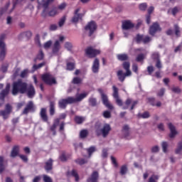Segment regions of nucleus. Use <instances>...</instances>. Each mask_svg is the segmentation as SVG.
I'll use <instances>...</instances> for the list:
<instances>
[{"label": "nucleus", "mask_w": 182, "mask_h": 182, "mask_svg": "<svg viewBox=\"0 0 182 182\" xmlns=\"http://www.w3.org/2000/svg\"><path fill=\"white\" fill-rule=\"evenodd\" d=\"M18 154H19V146H14L13 147L12 151H11V157H16V156H18Z\"/></svg>", "instance_id": "30"}, {"label": "nucleus", "mask_w": 182, "mask_h": 182, "mask_svg": "<svg viewBox=\"0 0 182 182\" xmlns=\"http://www.w3.org/2000/svg\"><path fill=\"white\" fill-rule=\"evenodd\" d=\"M164 93H166V89L161 88L157 92V96H159V97H161L164 96Z\"/></svg>", "instance_id": "52"}, {"label": "nucleus", "mask_w": 182, "mask_h": 182, "mask_svg": "<svg viewBox=\"0 0 182 182\" xmlns=\"http://www.w3.org/2000/svg\"><path fill=\"white\" fill-rule=\"evenodd\" d=\"M59 123H60V119H55L54 120V123L52 125V127H50V130L51 132H53V134H56V127H58V126L59 125Z\"/></svg>", "instance_id": "28"}, {"label": "nucleus", "mask_w": 182, "mask_h": 182, "mask_svg": "<svg viewBox=\"0 0 182 182\" xmlns=\"http://www.w3.org/2000/svg\"><path fill=\"white\" fill-rule=\"evenodd\" d=\"M65 49H67L68 50H72V48H73V46H72V43H69V42H66L65 43Z\"/></svg>", "instance_id": "58"}, {"label": "nucleus", "mask_w": 182, "mask_h": 182, "mask_svg": "<svg viewBox=\"0 0 182 182\" xmlns=\"http://www.w3.org/2000/svg\"><path fill=\"white\" fill-rule=\"evenodd\" d=\"M11 5V3L8 2L6 3L4 8H2L0 9V15H4L6 11H8V9L9 8V6Z\"/></svg>", "instance_id": "37"}, {"label": "nucleus", "mask_w": 182, "mask_h": 182, "mask_svg": "<svg viewBox=\"0 0 182 182\" xmlns=\"http://www.w3.org/2000/svg\"><path fill=\"white\" fill-rule=\"evenodd\" d=\"M179 11H180V8L177 6L171 9L172 15H173V16H176V15H177V14H178Z\"/></svg>", "instance_id": "53"}, {"label": "nucleus", "mask_w": 182, "mask_h": 182, "mask_svg": "<svg viewBox=\"0 0 182 182\" xmlns=\"http://www.w3.org/2000/svg\"><path fill=\"white\" fill-rule=\"evenodd\" d=\"M144 58H146V55H144L143 53L139 54L136 56V62H141V61L144 60Z\"/></svg>", "instance_id": "43"}, {"label": "nucleus", "mask_w": 182, "mask_h": 182, "mask_svg": "<svg viewBox=\"0 0 182 182\" xmlns=\"http://www.w3.org/2000/svg\"><path fill=\"white\" fill-rule=\"evenodd\" d=\"M117 76L119 82H124V79H126V77H127L128 76H131V75H127V73H124L123 70H119L117 73Z\"/></svg>", "instance_id": "23"}, {"label": "nucleus", "mask_w": 182, "mask_h": 182, "mask_svg": "<svg viewBox=\"0 0 182 182\" xmlns=\"http://www.w3.org/2000/svg\"><path fill=\"white\" fill-rule=\"evenodd\" d=\"M111 161H112V164L115 167H119V164H117V161H116V158H114V156H111Z\"/></svg>", "instance_id": "59"}, {"label": "nucleus", "mask_w": 182, "mask_h": 182, "mask_svg": "<svg viewBox=\"0 0 182 182\" xmlns=\"http://www.w3.org/2000/svg\"><path fill=\"white\" fill-rule=\"evenodd\" d=\"M88 102L90 106L95 107V106H97V100L93 97H91L88 100Z\"/></svg>", "instance_id": "31"}, {"label": "nucleus", "mask_w": 182, "mask_h": 182, "mask_svg": "<svg viewBox=\"0 0 182 182\" xmlns=\"http://www.w3.org/2000/svg\"><path fill=\"white\" fill-rule=\"evenodd\" d=\"M53 166V160L52 159H50L48 161L46 162V166H44V168L47 171H50L52 170Z\"/></svg>", "instance_id": "26"}, {"label": "nucleus", "mask_w": 182, "mask_h": 182, "mask_svg": "<svg viewBox=\"0 0 182 182\" xmlns=\"http://www.w3.org/2000/svg\"><path fill=\"white\" fill-rule=\"evenodd\" d=\"M103 116L105 117V119H110L112 114H110V112L109 111H105L103 113Z\"/></svg>", "instance_id": "63"}, {"label": "nucleus", "mask_w": 182, "mask_h": 182, "mask_svg": "<svg viewBox=\"0 0 182 182\" xmlns=\"http://www.w3.org/2000/svg\"><path fill=\"white\" fill-rule=\"evenodd\" d=\"M36 110V107L33 105V102L29 101L26 105V107L24 108L22 114H28L29 112L33 113Z\"/></svg>", "instance_id": "13"}, {"label": "nucleus", "mask_w": 182, "mask_h": 182, "mask_svg": "<svg viewBox=\"0 0 182 182\" xmlns=\"http://www.w3.org/2000/svg\"><path fill=\"white\" fill-rule=\"evenodd\" d=\"M45 55L43 54V51H42V50H41L38 52V54L37 55V57L36 59L38 60H42V59H43Z\"/></svg>", "instance_id": "51"}, {"label": "nucleus", "mask_w": 182, "mask_h": 182, "mask_svg": "<svg viewBox=\"0 0 182 182\" xmlns=\"http://www.w3.org/2000/svg\"><path fill=\"white\" fill-rule=\"evenodd\" d=\"M112 96L114 99L116 100V103L118 105V106H123V101L119 97V88H117L116 86L112 87Z\"/></svg>", "instance_id": "11"}, {"label": "nucleus", "mask_w": 182, "mask_h": 182, "mask_svg": "<svg viewBox=\"0 0 182 182\" xmlns=\"http://www.w3.org/2000/svg\"><path fill=\"white\" fill-rule=\"evenodd\" d=\"M157 180H159V176L157 175H152L148 182H157Z\"/></svg>", "instance_id": "49"}, {"label": "nucleus", "mask_w": 182, "mask_h": 182, "mask_svg": "<svg viewBox=\"0 0 182 182\" xmlns=\"http://www.w3.org/2000/svg\"><path fill=\"white\" fill-rule=\"evenodd\" d=\"M80 11V9H77L75 11V15L72 18V22H73L74 23H76L77 22H79V21L80 19H82V18H83L84 15L83 14H79Z\"/></svg>", "instance_id": "18"}, {"label": "nucleus", "mask_w": 182, "mask_h": 182, "mask_svg": "<svg viewBox=\"0 0 182 182\" xmlns=\"http://www.w3.org/2000/svg\"><path fill=\"white\" fill-rule=\"evenodd\" d=\"M117 58L118 60H121V62H124V60H129V55L126 53L117 54Z\"/></svg>", "instance_id": "29"}, {"label": "nucleus", "mask_w": 182, "mask_h": 182, "mask_svg": "<svg viewBox=\"0 0 182 182\" xmlns=\"http://www.w3.org/2000/svg\"><path fill=\"white\" fill-rule=\"evenodd\" d=\"M43 66H45V63H41L38 65L35 64L33 65V70L35 72V70H38V69H41V68H43Z\"/></svg>", "instance_id": "41"}, {"label": "nucleus", "mask_w": 182, "mask_h": 182, "mask_svg": "<svg viewBox=\"0 0 182 182\" xmlns=\"http://www.w3.org/2000/svg\"><path fill=\"white\" fill-rule=\"evenodd\" d=\"M87 134H89V132L87 129H82L80 132V139H86L87 137Z\"/></svg>", "instance_id": "35"}, {"label": "nucleus", "mask_w": 182, "mask_h": 182, "mask_svg": "<svg viewBox=\"0 0 182 182\" xmlns=\"http://www.w3.org/2000/svg\"><path fill=\"white\" fill-rule=\"evenodd\" d=\"M137 103V101H132V99L128 98L125 102V106H124L122 109L123 110H126L127 109H129L131 105L130 110H133Z\"/></svg>", "instance_id": "16"}, {"label": "nucleus", "mask_w": 182, "mask_h": 182, "mask_svg": "<svg viewBox=\"0 0 182 182\" xmlns=\"http://www.w3.org/2000/svg\"><path fill=\"white\" fill-rule=\"evenodd\" d=\"M4 156H0V174L1 173H4L5 171V164H4Z\"/></svg>", "instance_id": "33"}, {"label": "nucleus", "mask_w": 182, "mask_h": 182, "mask_svg": "<svg viewBox=\"0 0 182 182\" xmlns=\"http://www.w3.org/2000/svg\"><path fill=\"white\" fill-rule=\"evenodd\" d=\"M41 119L48 123V114H46V108H41L40 112Z\"/></svg>", "instance_id": "25"}, {"label": "nucleus", "mask_w": 182, "mask_h": 182, "mask_svg": "<svg viewBox=\"0 0 182 182\" xmlns=\"http://www.w3.org/2000/svg\"><path fill=\"white\" fill-rule=\"evenodd\" d=\"M87 151L89 154V157L92 156V154H93V153H95V151H96V147L95 146H90V148H88L87 149Z\"/></svg>", "instance_id": "42"}, {"label": "nucleus", "mask_w": 182, "mask_h": 182, "mask_svg": "<svg viewBox=\"0 0 182 182\" xmlns=\"http://www.w3.org/2000/svg\"><path fill=\"white\" fill-rule=\"evenodd\" d=\"M5 36V34L0 36V60H4V59H5V56H6V46L4 42Z\"/></svg>", "instance_id": "4"}, {"label": "nucleus", "mask_w": 182, "mask_h": 182, "mask_svg": "<svg viewBox=\"0 0 182 182\" xmlns=\"http://www.w3.org/2000/svg\"><path fill=\"white\" fill-rule=\"evenodd\" d=\"M28 73H29V70L28 69H25L21 73L20 76L23 78L26 77V76H28Z\"/></svg>", "instance_id": "54"}, {"label": "nucleus", "mask_w": 182, "mask_h": 182, "mask_svg": "<svg viewBox=\"0 0 182 182\" xmlns=\"http://www.w3.org/2000/svg\"><path fill=\"white\" fill-rule=\"evenodd\" d=\"M73 103L74 102L72 97H68L66 99L60 100L58 102V106L60 109H66V106H68V105H72Z\"/></svg>", "instance_id": "9"}, {"label": "nucleus", "mask_w": 182, "mask_h": 182, "mask_svg": "<svg viewBox=\"0 0 182 182\" xmlns=\"http://www.w3.org/2000/svg\"><path fill=\"white\" fill-rule=\"evenodd\" d=\"M161 31V27H160V25L159 23L155 22L149 28V35L151 36H154L157 32Z\"/></svg>", "instance_id": "10"}, {"label": "nucleus", "mask_w": 182, "mask_h": 182, "mask_svg": "<svg viewBox=\"0 0 182 182\" xmlns=\"http://www.w3.org/2000/svg\"><path fill=\"white\" fill-rule=\"evenodd\" d=\"M100 68V63L97 58H95L92 66V70L93 73H99V69Z\"/></svg>", "instance_id": "21"}, {"label": "nucleus", "mask_w": 182, "mask_h": 182, "mask_svg": "<svg viewBox=\"0 0 182 182\" xmlns=\"http://www.w3.org/2000/svg\"><path fill=\"white\" fill-rule=\"evenodd\" d=\"M151 41V38L149 36H146L144 37L142 42L143 43H149V42H150Z\"/></svg>", "instance_id": "62"}, {"label": "nucleus", "mask_w": 182, "mask_h": 182, "mask_svg": "<svg viewBox=\"0 0 182 182\" xmlns=\"http://www.w3.org/2000/svg\"><path fill=\"white\" fill-rule=\"evenodd\" d=\"M122 28L124 31H129V29H132V28H134V24L132 23L130 21H122Z\"/></svg>", "instance_id": "19"}, {"label": "nucleus", "mask_w": 182, "mask_h": 182, "mask_svg": "<svg viewBox=\"0 0 182 182\" xmlns=\"http://www.w3.org/2000/svg\"><path fill=\"white\" fill-rule=\"evenodd\" d=\"M66 21V16H63L60 21H58V26H60V28H62V26H63V25L65 24V22Z\"/></svg>", "instance_id": "48"}, {"label": "nucleus", "mask_w": 182, "mask_h": 182, "mask_svg": "<svg viewBox=\"0 0 182 182\" xmlns=\"http://www.w3.org/2000/svg\"><path fill=\"white\" fill-rule=\"evenodd\" d=\"M75 70V63H68L67 70Z\"/></svg>", "instance_id": "45"}, {"label": "nucleus", "mask_w": 182, "mask_h": 182, "mask_svg": "<svg viewBox=\"0 0 182 182\" xmlns=\"http://www.w3.org/2000/svg\"><path fill=\"white\" fill-rule=\"evenodd\" d=\"M98 178L99 173H97V171H94L92 173L91 177L87 180V182H97Z\"/></svg>", "instance_id": "24"}, {"label": "nucleus", "mask_w": 182, "mask_h": 182, "mask_svg": "<svg viewBox=\"0 0 182 182\" xmlns=\"http://www.w3.org/2000/svg\"><path fill=\"white\" fill-rule=\"evenodd\" d=\"M50 46H52V41H50V40L46 42L43 45V48L46 50L50 49Z\"/></svg>", "instance_id": "46"}, {"label": "nucleus", "mask_w": 182, "mask_h": 182, "mask_svg": "<svg viewBox=\"0 0 182 182\" xmlns=\"http://www.w3.org/2000/svg\"><path fill=\"white\" fill-rule=\"evenodd\" d=\"M144 37V36L138 34L136 36V43H141V42H143Z\"/></svg>", "instance_id": "64"}, {"label": "nucleus", "mask_w": 182, "mask_h": 182, "mask_svg": "<svg viewBox=\"0 0 182 182\" xmlns=\"http://www.w3.org/2000/svg\"><path fill=\"white\" fill-rule=\"evenodd\" d=\"M85 120H86L85 117L75 116V122L77 123V124H82Z\"/></svg>", "instance_id": "32"}, {"label": "nucleus", "mask_w": 182, "mask_h": 182, "mask_svg": "<svg viewBox=\"0 0 182 182\" xmlns=\"http://www.w3.org/2000/svg\"><path fill=\"white\" fill-rule=\"evenodd\" d=\"M96 29H97V24L94 21L89 22L87 26L85 27V30L88 32L89 36L92 33H95Z\"/></svg>", "instance_id": "7"}, {"label": "nucleus", "mask_w": 182, "mask_h": 182, "mask_svg": "<svg viewBox=\"0 0 182 182\" xmlns=\"http://www.w3.org/2000/svg\"><path fill=\"white\" fill-rule=\"evenodd\" d=\"M126 173H127V166L123 165L120 169V174H122V176H124Z\"/></svg>", "instance_id": "44"}, {"label": "nucleus", "mask_w": 182, "mask_h": 182, "mask_svg": "<svg viewBox=\"0 0 182 182\" xmlns=\"http://www.w3.org/2000/svg\"><path fill=\"white\" fill-rule=\"evenodd\" d=\"M74 85H80L82 83V79L80 77H75L73 80Z\"/></svg>", "instance_id": "47"}, {"label": "nucleus", "mask_w": 182, "mask_h": 182, "mask_svg": "<svg viewBox=\"0 0 182 182\" xmlns=\"http://www.w3.org/2000/svg\"><path fill=\"white\" fill-rule=\"evenodd\" d=\"M12 112V106L9 104L6 105V108L4 110L0 111V116L3 117L4 120L9 119V114Z\"/></svg>", "instance_id": "8"}, {"label": "nucleus", "mask_w": 182, "mask_h": 182, "mask_svg": "<svg viewBox=\"0 0 182 182\" xmlns=\"http://www.w3.org/2000/svg\"><path fill=\"white\" fill-rule=\"evenodd\" d=\"M182 151V141L178 143V147L175 151L176 154H180Z\"/></svg>", "instance_id": "39"}, {"label": "nucleus", "mask_w": 182, "mask_h": 182, "mask_svg": "<svg viewBox=\"0 0 182 182\" xmlns=\"http://www.w3.org/2000/svg\"><path fill=\"white\" fill-rule=\"evenodd\" d=\"M112 130V127H110V124H104L103 127L100 129H97L95 131V133L97 136H102V137H107L109 136V133H110V131Z\"/></svg>", "instance_id": "2"}, {"label": "nucleus", "mask_w": 182, "mask_h": 182, "mask_svg": "<svg viewBox=\"0 0 182 182\" xmlns=\"http://www.w3.org/2000/svg\"><path fill=\"white\" fill-rule=\"evenodd\" d=\"M85 53L89 58H95L97 55H100V50H96L92 47H89L85 50Z\"/></svg>", "instance_id": "14"}, {"label": "nucleus", "mask_w": 182, "mask_h": 182, "mask_svg": "<svg viewBox=\"0 0 182 182\" xmlns=\"http://www.w3.org/2000/svg\"><path fill=\"white\" fill-rule=\"evenodd\" d=\"M75 163H77V164H80V166H83V164H86V163H87V160L85 159H77L75 160Z\"/></svg>", "instance_id": "40"}, {"label": "nucleus", "mask_w": 182, "mask_h": 182, "mask_svg": "<svg viewBox=\"0 0 182 182\" xmlns=\"http://www.w3.org/2000/svg\"><path fill=\"white\" fill-rule=\"evenodd\" d=\"M174 29H175V35H176V36H180V28L177 24H175Z\"/></svg>", "instance_id": "57"}, {"label": "nucleus", "mask_w": 182, "mask_h": 182, "mask_svg": "<svg viewBox=\"0 0 182 182\" xmlns=\"http://www.w3.org/2000/svg\"><path fill=\"white\" fill-rule=\"evenodd\" d=\"M9 89H11V85L8 83L6 84V88L0 93V100H5V96H7L9 93Z\"/></svg>", "instance_id": "20"}, {"label": "nucleus", "mask_w": 182, "mask_h": 182, "mask_svg": "<svg viewBox=\"0 0 182 182\" xmlns=\"http://www.w3.org/2000/svg\"><path fill=\"white\" fill-rule=\"evenodd\" d=\"M123 68L126 70L127 75H132V71L130 70V63L124 62L122 64Z\"/></svg>", "instance_id": "27"}, {"label": "nucleus", "mask_w": 182, "mask_h": 182, "mask_svg": "<svg viewBox=\"0 0 182 182\" xmlns=\"http://www.w3.org/2000/svg\"><path fill=\"white\" fill-rule=\"evenodd\" d=\"M71 175L73 176V177H75V181H79V175L77 174V172L75 169H73L71 171Z\"/></svg>", "instance_id": "50"}, {"label": "nucleus", "mask_w": 182, "mask_h": 182, "mask_svg": "<svg viewBox=\"0 0 182 182\" xmlns=\"http://www.w3.org/2000/svg\"><path fill=\"white\" fill-rule=\"evenodd\" d=\"M26 94L29 99H33V97H35L36 91L35 90V87H33L32 84L27 85L26 88Z\"/></svg>", "instance_id": "12"}, {"label": "nucleus", "mask_w": 182, "mask_h": 182, "mask_svg": "<svg viewBox=\"0 0 182 182\" xmlns=\"http://www.w3.org/2000/svg\"><path fill=\"white\" fill-rule=\"evenodd\" d=\"M152 59H154V60H160L159 59V58H160V55L159 54V53H154L151 55Z\"/></svg>", "instance_id": "60"}, {"label": "nucleus", "mask_w": 182, "mask_h": 182, "mask_svg": "<svg viewBox=\"0 0 182 182\" xmlns=\"http://www.w3.org/2000/svg\"><path fill=\"white\" fill-rule=\"evenodd\" d=\"M98 92L101 95L103 105H105V106H106V107H107V109H109V110H113V105L109 102L107 95H105V93L103 92V90L100 88L98 89Z\"/></svg>", "instance_id": "6"}, {"label": "nucleus", "mask_w": 182, "mask_h": 182, "mask_svg": "<svg viewBox=\"0 0 182 182\" xmlns=\"http://www.w3.org/2000/svg\"><path fill=\"white\" fill-rule=\"evenodd\" d=\"M89 95V92H84L80 94H77L75 97H72L73 103H77L79 102H82L83 99L87 97Z\"/></svg>", "instance_id": "15"}, {"label": "nucleus", "mask_w": 182, "mask_h": 182, "mask_svg": "<svg viewBox=\"0 0 182 182\" xmlns=\"http://www.w3.org/2000/svg\"><path fill=\"white\" fill-rule=\"evenodd\" d=\"M46 12L47 14V16L48 15V16H55V15L58 14V9L56 8L53 9L48 13V7H47V10Z\"/></svg>", "instance_id": "34"}, {"label": "nucleus", "mask_w": 182, "mask_h": 182, "mask_svg": "<svg viewBox=\"0 0 182 182\" xmlns=\"http://www.w3.org/2000/svg\"><path fill=\"white\" fill-rule=\"evenodd\" d=\"M168 126L171 132L169 134V137L171 139H174V137H176V135L177 134V131L176 130V127L171 123L168 124Z\"/></svg>", "instance_id": "22"}, {"label": "nucleus", "mask_w": 182, "mask_h": 182, "mask_svg": "<svg viewBox=\"0 0 182 182\" xmlns=\"http://www.w3.org/2000/svg\"><path fill=\"white\" fill-rule=\"evenodd\" d=\"M43 178L44 182H53L52 178L50 176H48V175H43Z\"/></svg>", "instance_id": "55"}, {"label": "nucleus", "mask_w": 182, "mask_h": 182, "mask_svg": "<svg viewBox=\"0 0 182 182\" xmlns=\"http://www.w3.org/2000/svg\"><path fill=\"white\" fill-rule=\"evenodd\" d=\"M168 147V144L167 142L164 141L162 143V149L164 153H167V148Z\"/></svg>", "instance_id": "56"}, {"label": "nucleus", "mask_w": 182, "mask_h": 182, "mask_svg": "<svg viewBox=\"0 0 182 182\" xmlns=\"http://www.w3.org/2000/svg\"><path fill=\"white\" fill-rule=\"evenodd\" d=\"M55 114V102H50V115L53 116Z\"/></svg>", "instance_id": "36"}, {"label": "nucleus", "mask_w": 182, "mask_h": 182, "mask_svg": "<svg viewBox=\"0 0 182 182\" xmlns=\"http://www.w3.org/2000/svg\"><path fill=\"white\" fill-rule=\"evenodd\" d=\"M28 87V83L22 81V80H18L13 83L12 95L16 96L18 93L21 95H25L26 93V87Z\"/></svg>", "instance_id": "1"}, {"label": "nucleus", "mask_w": 182, "mask_h": 182, "mask_svg": "<svg viewBox=\"0 0 182 182\" xmlns=\"http://www.w3.org/2000/svg\"><path fill=\"white\" fill-rule=\"evenodd\" d=\"M55 0H37V3L38 4L39 8H44L41 15L44 18L48 16V14L46 11L48 10V6H49V4H52Z\"/></svg>", "instance_id": "3"}, {"label": "nucleus", "mask_w": 182, "mask_h": 182, "mask_svg": "<svg viewBox=\"0 0 182 182\" xmlns=\"http://www.w3.org/2000/svg\"><path fill=\"white\" fill-rule=\"evenodd\" d=\"M41 79L44 83H46V85H49L50 86H52V85H56V79L49 73L43 74L41 76Z\"/></svg>", "instance_id": "5"}, {"label": "nucleus", "mask_w": 182, "mask_h": 182, "mask_svg": "<svg viewBox=\"0 0 182 182\" xmlns=\"http://www.w3.org/2000/svg\"><path fill=\"white\" fill-rule=\"evenodd\" d=\"M22 36H26V38H31L32 36V32L31 31H26L21 33Z\"/></svg>", "instance_id": "61"}, {"label": "nucleus", "mask_w": 182, "mask_h": 182, "mask_svg": "<svg viewBox=\"0 0 182 182\" xmlns=\"http://www.w3.org/2000/svg\"><path fill=\"white\" fill-rule=\"evenodd\" d=\"M60 49H62V46H60V42L59 41V40H56L52 46V53L53 55H58Z\"/></svg>", "instance_id": "17"}, {"label": "nucleus", "mask_w": 182, "mask_h": 182, "mask_svg": "<svg viewBox=\"0 0 182 182\" xmlns=\"http://www.w3.org/2000/svg\"><path fill=\"white\" fill-rule=\"evenodd\" d=\"M122 132L124 135V137L127 139V137L129 136V126L128 125L124 126Z\"/></svg>", "instance_id": "38"}]
</instances>
